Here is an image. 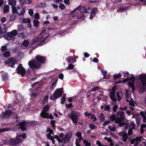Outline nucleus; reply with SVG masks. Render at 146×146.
<instances>
[{"label":"nucleus","instance_id":"obj_1","mask_svg":"<svg viewBox=\"0 0 146 146\" xmlns=\"http://www.w3.org/2000/svg\"><path fill=\"white\" fill-rule=\"evenodd\" d=\"M50 29H51V28L45 27L36 39H34L33 40L32 43L35 44L37 42L40 41L36 45V46L37 47L39 46H42L46 44V42L45 41L50 36L49 35H48L46 36L43 38L42 40L46 34L50 33Z\"/></svg>","mask_w":146,"mask_h":146},{"label":"nucleus","instance_id":"obj_2","mask_svg":"<svg viewBox=\"0 0 146 146\" xmlns=\"http://www.w3.org/2000/svg\"><path fill=\"white\" fill-rule=\"evenodd\" d=\"M36 60L37 61L34 60H31L28 63L29 66L31 69H39L40 68L41 65L40 64H43L45 63L46 58L44 56L37 55L35 57Z\"/></svg>","mask_w":146,"mask_h":146},{"label":"nucleus","instance_id":"obj_3","mask_svg":"<svg viewBox=\"0 0 146 146\" xmlns=\"http://www.w3.org/2000/svg\"><path fill=\"white\" fill-rule=\"evenodd\" d=\"M27 135L25 133H24L22 134H17L15 139L11 138L9 143L10 145L18 146L20 143H21L23 140L21 138L24 139L26 138Z\"/></svg>","mask_w":146,"mask_h":146},{"label":"nucleus","instance_id":"obj_4","mask_svg":"<svg viewBox=\"0 0 146 146\" xmlns=\"http://www.w3.org/2000/svg\"><path fill=\"white\" fill-rule=\"evenodd\" d=\"M63 91V88H58L53 93V96H50V98L52 100H55L58 98L61 97L62 95Z\"/></svg>","mask_w":146,"mask_h":146},{"label":"nucleus","instance_id":"obj_5","mask_svg":"<svg viewBox=\"0 0 146 146\" xmlns=\"http://www.w3.org/2000/svg\"><path fill=\"white\" fill-rule=\"evenodd\" d=\"M68 116L72 120V122L76 125L78 121V117L74 111H72L71 113H68Z\"/></svg>","mask_w":146,"mask_h":146},{"label":"nucleus","instance_id":"obj_6","mask_svg":"<svg viewBox=\"0 0 146 146\" xmlns=\"http://www.w3.org/2000/svg\"><path fill=\"white\" fill-rule=\"evenodd\" d=\"M16 70L17 71L18 74H20L22 76H23L26 73L25 69L21 64H19Z\"/></svg>","mask_w":146,"mask_h":146},{"label":"nucleus","instance_id":"obj_7","mask_svg":"<svg viewBox=\"0 0 146 146\" xmlns=\"http://www.w3.org/2000/svg\"><path fill=\"white\" fill-rule=\"evenodd\" d=\"M16 59L14 58L10 57L5 62V64L6 65H8L9 66H10L13 68L15 65V62Z\"/></svg>","mask_w":146,"mask_h":146},{"label":"nucleus","instance_id":"obj_8","mask_svg":"<svg viewBox=\"0 0 146 146\" xmlns=\"http://www.w3.org/2000/svg\"><path fill=\"white\" fill-rule=\"evenodd\" d=\"M27 121H23L21 122H19L17 125V126H20L19 129H20L23 131H25L26 130V127H27Z\"/></svg>","mask_w":146,"mask_h":146},{"label":"nucleus","instance_id":"obj_9","mask_svg":"<svg viewBox=\"0 0 146 146\" xmlns=\"http://www.w3.org/2000/svg\"><path fill=\"white\" fill-rule=\"evenodd\" d=\"M72 133L71 131H68L66 134L64 139H62L63 143L64 144L68 143L72 137Z\"/></svg>","mask_w":146,"mask_h":146},{"label":"nucleus","instance_id":"obj_10","mask_svg":"<svg viewBox=\"0 0 146 146\" xmlns=\"http://www.w3.org/2000/svg\"><path fill=\"white\" fill-rule=\"evenodd\" d=\"M40 115L41 117L44 118H48L50 119H53L54 117L52 115H49L48 113L47 112H41Z\"/></svg>","mask_w":146,"mask_h":146},{"label":"nucleus","instance_id":"obj_11","mask_svg":"<svg viewBox=\"0 0 146 146\" xmlns=\"http://www.w3.org/2000/svg\"><path fill=\"white\" fill-rule=\"evenodd\" d=\"M12 111L11 110H9L3 113V114L1 116V117L8 118L11 116Z\"/></svg>","mask_w":146,"mask_h":146},{"label":"nucleus","instance_id":"obj_12","mask_svg":"<svg viewBox=\"0 0 146 146\" xmlns=\"http://www.w3.org/2000/svg\"><path fill=\"white\" fill-rule=\"evenodd\" d=\"M139 79L141 82L142 86H146V75H141L139 77Z\"/></svg>","mask_w":146,"mask_h":146},{"label":"nucleus","instance_id":"obj_13","mask_svg":"<svg viewBox=\"0 0 146 146\" xmlns=\"http://www.w3.org/2000/svg\"><path fill=\"white\" fill-rule=\"evenodd\" d=\"M7 30L5 28H2L0 27V38L4 37L5 35V34Z\"/></svg>","mask_w":146,"mask_h":146},{"label":"nucleus","instance_id":"obj_14","mask_svg":"<svg viewBox=\"0 0 146 146\" xmlns=\"http://www.w3.org/2000/svg\"><path fill=\"white\" fill-rule=\"evenodd\" d=\"M13 36L11 32H7L4 38L7 40H9V38H12Z\"/></svg>","mask_w":146,"mask_h":146},{"label":"nucleus","instance_id":"obj_15","mask_svg":"<svg viewBox=\"0 0 146 146\" xmlns=\"http://www.w3.org/2000/svg\"><path fill=\"white\" fill-rule=\"evenodd\" d=\"M38 95L37 92L36 93L33 92H31L30 94V96H31V98L33 100L36 99Z\"/></svg>","mask_w":146,"mask_h":146},{"label":"nucleus","instance_id":"obj_16","mask_svg":"<svg viewBox=\"0 0 146 146\" xmlns=\"http://www.w3.org/2000/svg\"><path fill=\"white\" fill-rule=\"evenodd\" d=\"M131 75L132 76L130 77L129 78V80H130L131 82L129 81L128 83L131 82L132 83V84L134 85V83L136 80V78L134 76V75L133 74H131Z\"/></svg>","mask_w":146,"mask_h":146},{"label":"nucleus","instance_id":"obj_17","mask_svg":"<svg viewBox=\"0 0 146 146\" xmlns=\"http://www.w3.org/2000/svg\"><path fill=\"white\" fill-rule=\"evenodd\" d=\"M80 7V5L78 6L73 11L71 12L70 15L72 17H74L77 14V13L75 12L76 10H78V9H79Z\"/></svg>","mask_w":146,"mask_h":146},{"label":"nucleus","instance_id":"obj_18","mask_svg":"<svg viewBox=\"0 0 146 146\" xmlns=\"http://www.w3.org/2000/svg\"><path fill=\"white\" fill-rule=\"evenodd\" d=\"M49 110V106L48 105H46L43 108L42 111L41 112H47Z\"/></svg>","mask_w":146,"mask_h":146},{"label":"nucleus","instance_id":"obj_19","mask_svg":"<svg viewBox=\"0 0 146 146\" xmlns=\"http://www.w3.org/2000/svg\"><path fill=\"white\" fill-rule=\"evenodd\" d=\"M9 6L8 5H5L3 11V13H7L9 10Z\"/></svg>","mask_w":146,"mask_h":146},{"label":"nucleus","instance_id":"obj_20","mask_svg":"<svg viewBox=\"0 0 146 146\" xmlns=\"http://www.w3.org/2000/svg\"><path fill=\"white\" fill-rule=\"evenodd\" d=\"M9 4L11 5H16L17 1L16 0H8Z\"/></svg>","mask_w":146,"mask_h":146},{"label":"nucleus","instance_id":"obj_21","mask_svg":"<svg viewBox=\"0 0 146 146\" xmlns=\"http://www.w3.org/2000/svg\"><path fill=\"white\" fill-rule=\"evenodd\" d=\"M128 137V136L127 133H124L122 136V140L124 142H126Z\"/></svg>","mask_w":146,"mask_h":146},{"label":"nucleus","instance_id":"obj_22","mask_svg":"<svg viewBox=\"0 0 146 146\" xmlns=\"http://www.w3.org/2000/svg\"><path fill=\"white\" fill-rule=\"evenodd\" d=\"M128 85L129 87L131 88L132 89L131 92L133 93L134 92L135 89L134 85H133L132 84V83L129 82L128 83Z\"/></svg>","mask_w":146,"mask_h":146},{"label":"nucleus","instance_id":"obj_23","mask_svg":"<svg viewBox=\"0 0 146 146\" xmlns=\"http://www.w3.org/2000/svg\"><path fill=\"white\" fill-rule=\"evenodd\" d=\"M12 8L13 14H16L17 15L19 14V13L17 11L16 8L15 7L12 6Z\"/></svg>","mask_w":146,"mask_h":146},{"label":"nucleus","instance_id":"obj_24","mask_svg":"<svg viewBox=\"0 0 146 146\" xmlns=\"http://www.w3.org/2000/svg\"><path fill=\"white\" fill-rule=\"evenodd\" d=\"M17 15L15 14H12L10 17V21H14Z\"/></svg>","mask_w":146,"mask_h":146},{"label":"nucleus","instance_id":"obj_25","mask_svg":"<svg viewBox=\"0 0 146 146\" xmlns=\"http://www.w3.org/2000/svg\"><path fill=\"white\" fill-rule=\"evenodd\" d=\"M10 55V52L9 51H5L3 53V56L5 57H8Z\"/></svg>","mask_w":146,"mask_h":146},{"label":"nucleus","instance_id":"obj_26","mask_svg":"<svg viewBox=\"0 0 146 146\" xmlns=\"http://www.w3.org/2000/svg\"><path fill=\"white\" fill-rule=\"evenodd\" d=\"M73 59L74 60V58L73 57L71 56L67 57L66 58V60L69 63H71Z\"/></svg>","mask_w":146,"mask_h":146},{"label":"nucleus","instance_id":"obj_27","mask_svg":"<svg viewBox=\"0 0 146 146\" xmlns=\"http://www.w3.org/2000/svg\"><path fill=\"white\" fill-rule=\"evenodd\" d=\"M85 9L86 7H85L81 6H80V7L79 9H78V10L80 12L83 13V14H84V12Z\"/></svg>","mask_w":146,"mask_h":146},{"label":"nucleus","instance_id":"obj_28","mask_svg":"<svg viewBox=\"0 0 146 146\" xmlns=\"http://www.w3.org/2000/svg\"><path fill=\"white\" fill-rule=\"evenodd\" d=\"M22 45L25 47H27L29 44V42L27 40H25L22 43Z\"/></svg>","mask_w":146,"mask_h":146},{"label":"nucleus","instance_id":"obj_29","mask_svg":"<svg viewBox=\"0 0 146 146\" xmlns=\"http://www.w3.org/2000/svg\"><path fill=\"white\" fill-rule=\"evenodd\" d=\"M84 115L85 116H88L89 118H90L91 119H92L93 118L94 116V114H92L90 113H88L87 112H86L84 113Z\"/></svg>","mask_w":146,"mask_h":146},{"label":"nucleus","instance_id":"obj_30","mask_svg":"<svg viewBox=\"0 0 146 146\" xmlns=\"http://www.w3.org/2000/svg\"><path fill=\"white\" fill-rule=\"evenodd\" d=\"M2 78L5 81H6L8 78V75L6 74H4L2 76Z\"/></svg>","mask_w":146,"mask_h":146},{"label":"nucleus","instance_id":"obj_31","mask_svg":"<svg viewBox=\"0 0 146 146\" xmlns=\"http://www.w3.org/2000/svg\"><path fill=\"white\" fill-rule=\"evenodd\" d=\"M100 121L102 122H103L105 119V117L104 115V114L102 113H101L100 115Z\"/></svg>","mask_w":146,"mask_h":146},{"label":"nucleus","instance_id":"obj_32","mask_svg":"<svg viewBox=\"0 0 146 146\" xmlns=\"http://www.w3.org/2000/svg\"><path fill=\"white\" fill-rule=\"evenodd\" d=\"M122 76L120 74H115L113 75V77L114 80H116L117 79L119 78Z\"/></svg>","mask_w":146,"mask_h":146},{"label":"nucleus","instance_id":"obj_33","mask_svg":"<svg viewBox=\"0 0 146 146\" xmlns=\"http://www.w3.org/2000/svg\"><path fill=\"white\" fill-rule=\"evenodd\" d=\"M83 143L84 144H85V146H90L91 145V143H89L88 141L86 140H84Z\"/></svg>","mask_w":146,"mask_h":146},{"label":"nucleus","instance_id":"obj_34","mask_svg":"<svg viewBox=\"0 0 146 146\" xmlns=\"http://www.w3.org/2000/svg\"><path fill=\"white\" fill-rule=\"evenodd\" d=\"M22 22L25 23H31V21L30 19L25 18L23 19Z\"/></svg>","mask_w":146,"mask_h":146},{"label":"nucleus","instance_id":"obj_35","mask_svg":"<svg viewBox=\"0 0 146 146\" xmlns=\"http://www.w3.org/2000/svg\"><path fill=\"white\" fill-rule=\"evenodd\" d=\"M33 23L34 26L36 27H37L39 23V22L38 21H37L36 20H34L33 21Z\"/></svg>","mask_w":146,"mask_h":146},{"label":"nucleus","instance_id":"obj_36","mask_svg":"<svg viewBox=\"0 0 146 146\" xmlns=\"http://www.w3.org/2000/svg\"><path fill=\"white\" fill-rule=\"evenodd\" d=\"M48 95H47L45 97L42 101V103L44 105V104L48 102Z\"/></svg>","mask_w":146,"mask_h":146},{"label":"nucleus","instance_id":"obj_37","mask_svg":"<svg viewBox=\"0 0 146 146\" xmlns=\"http://www.w3.org/2000/svg\"><path fill=\"white\" fill-rule=\"evenodd\" d=\"M27 123L28 124H29L31 125H36L37 123V122L35 121H33L30 122L27 121Z\"/></svg>","mask_w":146,"mask_h":146},{"label":"nucleus","instance_id":"obj_38","mask_svg":"<svg viewBox=\"0 0 146 146\" xmlns=\"http://www.w3.org/2000/svg\"><path fill=\"white\" fill-rule=\"evenodd\" d=\"M92 11V9L89 7H87V8H86L85 11L84 12V14H87V13H89L90 12L91 13Z\"/></svg>","mask_w":146,"mask_h":146},{"label":"nucleus","instance_id":"obj_39","mask_svg":"<svg viewBox=\"0 0 146 146\" xmlns=\"http://www.w3.org/2000/svg\"><path fill=\"white\" fill-rule=\"evenodd\" d=\"M54 137L55 139H57V140L58 141V142L59 143H63V141L62 140L60 139L59 137L56 135H54Z\"/></svg>","mask_w":146,"mask_h":146},{"label":"nucleus","instance_id":"obj_40","mask_svg":"<svg viewBox=\"0 0 146 146\" xmlns=\"http://www.w3.org/2000/svg\"><path fill=\"white\" fill-rule=\"evenodd\" d=\"M98 11V9L96 7H94L92 9V12L91 13L93 14L94 15H95V13L96 12Z\"/></svg>","mask_w":146,"mask_h":146},{"label":"nucleus","instance_id":"obj_41","mask_svg":"<svg viewBox=\"0 0 146 146\" xmlns=\"http://www.w3.org/2000/svg\"><path fill=\"white\" fill-rule=\"evenodd\" d=\"M17 29L18 31H21L23 29V26L22 25H17Z\"/></svg>","mask_w":146,"mask_h":146},{"label":"nucleus","instance_id":"obj_42","mask_svg":"<svg viewBox=\"0 0 146 146\" xmlns=\"http://www.w3.org/2000/svg\"><path fill=\"white\" fill-rule=\"evenodd\" d=\"M145 87L143 86L139 87V90L141 92H140V93H142L144 92L145 89Z\"/></svg>","mask_w":146,"mask_h":146},{"label":"nucleus","instance_id":"obj_43","mask_svg":"<svg viewBox=\"0 0 146 146\" xmlns=\"http://www.w3.org/2000/svg\"><path fill=\"white\" fill-rule=\"evenodd\" d=\"M102 73L104 76V79H107L106 76L107 74V72L106 71L101 70Z\"/></svg>","mask_w":146,"mask_h":146},{"label":"nucleus","instance_id":"obj_44","mask_svg":"<svg viewBox=\"0 0 146 146\" xmlns=\"http://www.w3.org/2000/svg\"><path fill=\"white\" fill-rule=\"evenodd\" d=\"M13 36L17 35H18L17 31L16 30H14L12 31L11 32Z\"/></svg>","mask_w":146,"mask_h":146},{"label":"nucleus","instance_id":"obj_45","mask_svg":"<svg viewBox=\"0 0 146 146\" xmlns=\"http://www.w3.org/2000/svg\"><path fill=\"white\" fill-rule=\"evenodd\" d=\"M47 131L49 132V133L50 134H53V130L48 127H47Z\"/></svg>","mask_w":146,"mask_h":146},{"label":"nucleus","instance_id":"obj_46","mask_svg":"<svg viewBox=\"0 0 146 146\" xmlns=\"http://www.w3.org/2000/svg\"><path fill=\"white\" fill-rule=\"evenodd\" d=\"M59 7L60 9L62 10H64L65 9V6L63 4L60 3L59 6Z\"/></svg>","mask_w":146,"mask_h":146},{"label":"nucleus","instance_id":"obj_47","mask_svg":"<svg viewBox=\"0 0 146 146\" xmlns=\"http://www.w3.org/2000/svg\"><path fill=\"white\" fill-rule=\"evenodd\" d=\"M99 89V87L97 86H96L94 87V88H93L91 90V91H90V90L88 91V92L89 93H90L91 91H96V90H98Z\"/></svg>","mask_w":146,"mask_h":146},{"label":"nucleus","instance_id":"obj_48","mask_svg":"<svg viewBox=\"0 0 146 146\" xmlns=\"http://www.w3.org/2000/svg\"><path fill=\"white\" fill-rule=\"evenodd\" d=\"M118 108V106L117 105L115 104L113 107V110L114 113H115L116 112L117 109Z\"/></svg>","mask_w":146,"mask_h":146},{"label":"nucleus","instance_id":"obj_49","mask_svg":"<svg viewBox=\"0 0 146 146\" xmlns=\"http://www.w3.org/2000/svg\"><path fill=\"white\" fill-rule=\"evenodd\" d=\"M110 109V108L109 105H106L104 108V110L105 111H109Z\"/></svg>","mask_w":146,"mask_h":146},{"label":"nucleus","instance_id":"obj_50","mask_svg":"<svg viewBox=\"0 0 146 146\" xmlns=\"http://www.w3.org/2000/svg\"><path fill=\"white\" fill-rule=\"evenodd\" d=\"M116 117L114 114H113L110 116V118L111 120L112 121H114Z\"/></svg>","mask_w":146,"mask_h":146},{"label":"nucleus","instance_id":"obj_51","mask_svg":"<svg viewBox=\"0 0 146 146\" xmlns=\"http://www.w3.org/2000/svg\"><path fill=\"white\" fill-rule=\"evenodd\" d=\"M9 130V129L8 128H3L0 129V132H3L6 131H7Z\"/></svg>","mask_w":146,"mask_h":146},{"label":"nucleus","instance_id":"obj_52","mask_svg":"<svg viewBox=\"0 0 146 146\" xmlns=\"http://www.w3.org/2000/svg\"><path fill=\"white\" fill-rule=\"evenodd\" d=\"M120 92H117V93L116 94V96L117 97L118 100L119 101H120L121 100V97L119 95V93Z\"/></svg>","mask_w":146,"mask_h":146},{"label":"nucleus","instance_id":"obj_53","mask_svg":"<svg viewBox=\"0 0 146 146\" xmlns=\"http://www.w3.org/2000/svg\"><path fill=\"white\" fill-rule=\"evenodd\" d=\"M50 123L53 127H55V123H56V121L55 120H51Z\"/></svg>","mask_w":146,"mask_h":146},{"label":"nucleus","instance_id":"obj_54","mask_svg":"<svg viewBox=\"0 0 146 146\" xmlns=\"http://www.w3.org/2000/svg\"><path fill=\"white\" fill-rule=\"evenodd\" d=\"M124 114V112L123 111H118L117 112V115L119 116V115H123Z\"/></svg>","mask_w":146,"mask_h":146},{"label":"nucleus","instance_id":"obj_55","mask_svg":"<svg viewBox=\"0 0 146 146\" xmlns=\"http://www.w3.org/2000/svg\"><path fill=\"white\" fill-rule=\"evenodd\" d=\"M74 67V66L72 64H69L68 66V68H66V69H69L70 70L72 69Z\"/></svg>","mask_w":146,"mask_h":146},{"label":"nucleus","instance_id":"obj_56","mask_svg":"<svg viewBox=\"0 0 146 146\" xmlns=\"http://www.w3.org/2000/svg\"><path fill=\"white\" fill-rule=\"evenodd\" d=\"M115 121L114 123H117L119 124L121 121L120 120V119L119 118V117H116L115 119Z\"/></svg>","mask_w":146,"mask_h":146},{"label":"nucleus","instance_id":"obj_57","mask_svg":"<svg viewBox=\"0 0 146 146\" xmlns=\"http://www.w3.org/2000/svg\"><path fill=\"white\" fill-rule=\"evenodd\" d=\"M142 138L143 137L141 136L139 137H137L135 138V141H141V138Z\"/></svg>","mask_w":146,"mask_h":146},{"label":"nucleus","instance_id":"obj_58","mask_svg":"<svg viewBox=\"0 0 146 146\" xmlns=\"http://www.w3.org/2000/svg\"><path fill=\"white\" fill-rule=\"evenodd\" d=\"M30 15L32 16L33 15V10L31 9H30L28 11Z\"/></svg>","mask_w":146,"mask_h":146},{"label":"nucleus","instance_id":"obj_59","mask_svg":"<svg viewBox=\"0 0 146 146\" xmlns=\"http://www.w3.org/2000/svg\"><path fill=\"white\" fill-rule=\"evenodd\" d=\"M125 8L124 7H121L118 9V11L121 12H122L124 11Z\"/></svg>","mask_w":146,"mask_h":146},{"label":"nucleus","instance_id":"obj_60","mask_svg":"<svg viewBox=\"0 0 146 146\" xmlns=\"http://www.w3.org/2000/svg\"><path fill=\"white\" fill-rule=\"evenodd\" d=\"M7 49V47L6 46H3L1 47V50L2 52L5 51Z\"/></svg>","mask_w":146,"mask_h":146},{"label":"nucleus","instance_id":"obj_61","mask_svg":"<svg viewBox=\"0 0 146 146\" xmlns=\"http://www.w3.org/2000/svg\"><path fill=\"white\" fill-rule=\"evenodd\" d=\"M89 126L90 128L92 129H94L96 128V126L93 124H90Z\"/></svg>","mask_w":146,"mask_h":146},{"label":"nucleus","instance_id":"obj_62","mask_svg":"<svg viewBox=\"0 0 146 146\" xmlns=\"http://www.w3.org/2000/svg\"><path fill=\"white\" fill-rule=\"evenodd\" d=\"M76 135L78 137H81L82 136V133L80 132H77L76 133Z\"/></svg>","mask_w":146,"mask_h":146},{"label":"nucleus","instance_id":"obj_63","mask_svg":"<svg viewBox=\"0 0 146 146\" xmlns=\"http://www.w3.org/2000/svg\"><path fill=\"white\" fill-rule=\"evenodd\" d=\"M85 17V14H81V15H79L78 16V17L79 19H83Z\"/></svg>","mask_w":146,"mask_h":146},{"label":"nucleus","instance_id":"obj_64","mask_svg":"<svg viewBox=\"0 0 146 146\" xmlns=\"http://www.w3.org/2000/svg\"><path fill=\"white\" fill-rule=\"evenodd\" d=\"M133 129L129 128V130L128 131V135H132L133 131H132Z\"/></svg>","mask_w":146,"mask_h":146}]
</instances>
